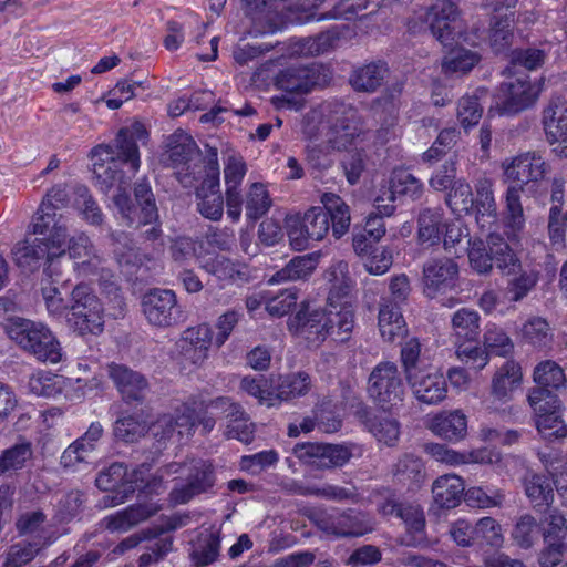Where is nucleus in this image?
Wrapping results in <instances>:
<instances>
[{"label":"nucleus","instance_id":"1","mask_svg":"<svg viewBox=\"0 0 567 567\" xmlns=\"http://www.w3.org/2000/svg\"><path fill=\"white\" fill-rule=\"evenodd\" d=\"M147 135L145 126L134 122L118 131L113 145H97L91 151L93 175L102 192L107 193L114 186L117 193L126 192L141 165L137 142Z\"/></svg>","mask_w":567,"mask_h":567},{"label":"nucleus","instance_id":"2","mask_svg":"<svg viewBox=\"0 0 567 567\" xmlns=\"http://www.w3.org/2000/svg\"><path fill=\"white\" fill-rule=\"evenodd\" d=\"M321 203L323 207H311L302 217L287 220V234L293 249L309 248L312 241L322 240L330 228L337 239L348 233L351 215L347 203L333 193H323Z\"/></svg>","mask_w":567,"mask_h":567},{"label":"nucleus","instance_id":"3","mask_svg":"<svg viewBox=\"0 0 567 567\" xmlns=\"http://www.w3.org/2000/svg\"><path fill=\"white\" fill-rule=\"evenodd\" d=\"M65 254L73 260V269L79 277L95 280L103 293L117 297L120 288L116 276L109 267L103 252L85 233L69 238L66 249L59 251L60 257Z\"/></svg>","mask_w":567,"mask_h":567},{"label":"nucleus","instance_id":"4","mask_svg":"<svg viewBox=\"0 0 567 567\" xmlns=\"http://www.w3.org/2000/svg\"><path fill=\"white\" fill-rule=\"evenodd\" d=\"M167 159L175 169L178 182L185 188H193L205 174L207 154L203 157L193 137L179 132L171 136ZM210 145H205L206 152Z\"/></svg>","mask_w":567,"mask_h":567},{"label":"nucleus","instance_id":"5","mask_svg":"<svg viewBox=\"0 0 567 567\" xmlns=\"http://www.w3.org/2000/svg\"><path fill=\"white\" fill-rule=\"evenodd\" d=\"M150 471L151 465L142 463L128 474L124 464L118 462L101 471L95 480L96 486L101 491L112 492L103 497L104 506L114 507L125 503L135 489L146 485Z\"/></svg>","mask_w":567,"mask_h":567},{"label":"nucleus","instance_id":"6","mask_svg":"<svg viewBox=\"0 0 567 567\" xmlns=\"http://www.w3.org/2000/svg\"><path fill=\"white\" fill-rule=\"evenodd\" d=\"M68 309V322L80 334H99L103 331L104 309L87 285L79 284L73 288Z\"/></svg>","mask_w":567,"mask_h":567},{"label":"nucleus","instance_id":"7","mask_svg":"<svg viewBox=\"0 0 567 567\" xmlns=\"http://www.w3.org/2000/svg\"><path fill=\"white\" fill-rule=\"evenodd\" d=\"M316 526L336 538H354L371 533L375 528L373 517L354 508H331L313 514Z\"/></svg>","mask_w":567,"mask_h":567},{"label":"nucleus","instance_id":"8","mask_svg":"<svg viewBox=\"0 0 567 567\" xmlns=\"http://www.w3.org/2000/svg\"><path fill=\"white\" fill-rule=\"evenodd\" d=\"M367 392L384 411L399 406L404 400L405 386L398 365L390 361L377 364L368 378Z\"/></svg>","mask_w":567,"mask_h":567},{"label":"nucleus","instance_id":"9","mask_svg":"<svg viewBox=\"0 0 567 567\" xmlns=\"http://www.w3.org/2000/svg\"><path fill=\"white\" fill-rule=\"evenodd\" d=\"M12 332V338L38 360L51 363L61 360L60 343L43 323L19 318Z\"/></svg>","mask_w":567,"mask_h":567},{"label":"nucleus","instance_id":"10","mask_svg":"<svg viewBox=\"0 0 567 567\" xmlns=\"http://www.w3.org/2000/svg\"><path fill=\"white\" fill-rule=\"evenodd\" d=\"M219 163L217 147H208L205 174L193 186L196 189V205L199 214L213 221L221 219L224 199L219 189Z\"/></svg>","mask_w":567,"mask_h":567},{"label":"nucleus","instance_id":"11","mask_svg":"<svg viewBox=\"0 0 567 567\" xmlns=\"http://www.w3.org/2000/svg\"><path fill=\"white\" fill-rule=\"evenodd\" d=\"M543 83H532L528 76L515 78L502 83L494 97V107L501 114H517L537 101Z\"/></svg>","mask_w":567,"mask_h":567},{"label":"nucleus","instance_id":"12","mask_svg":"<svg viewBox=\"0 0 567 567\" xmlns=\"http://www.w3.org/2000/svg\"><path fill=\"white\" fill-rule=\"evenodd\" d=\"M357 445L353 443H300L292 450L293 455L306 464L318 468H336L344 466L354 455Z\"/></svg>","mask_w":567,"mask_h":567},{"label":"nucleus","instance_id":"13","mask_svg":"<svg viewBox=\"0 0 567 567\" xmlns=\"http://www.w3.org/2000/svg\"><path fill=\"white\" fill-rule=\"evenodd\" d=\"M505 182L511 186H520L524 190L529 184L543 181L550 171L549 164L538 152H525L502 163Z\"/></svg>","mask_w":567,"mask_h":567},{"label":"nucleus","instance_id":"14","mask_svg":"<svg viewBox=\"0 0 567 567\" xmlns=\"http://www.w3.org/2000/svg\"><path fill=\"white\" fill-rule=\"evenodd\" d=\"M382 513L404 523L406 533L398 538L400 545L414 548L427 546L425 516L420 505L388 501L382 506Z\"/></svg>","mask_w":567,"mask_h":567},{"label":"nucleus","instance_id":"15","mask_svg":"<svg viewBox=\"0 0 567 567\" xmlns=\"http://www.w3.org/2000/svg\"><path fill=\"white\" fill-rule=\"evenodd\" d=\"M106 374L124 403L136 406L145 402L151 384L143 373L125 364L112 362L106 367Z\"/></svg>","mask_w":567,"mask_h":567},{"label":"nucleus","instance_id":"16","mask_svg":"<svg viewBox=\"0 0 567 567\" xmlns=\"http://www.w3.org/2000/svg\"><path fill=\"white\" fill-rule=\"evenodd\" d=\"M146 320L155 327L166 328L183 320L176 295L169 289H153L142 299Z\"/></svg>","mask_w":567,"mask_h":567},{"label":"nucleus","instance_id":"17","mask_svg":"<svg viewBox=\"0 0 567 567\" xmlns=\"http://www.w3.org/2000/svg\"><path fill=\"white\" fill-rule=\"evenodd\" d=\"M422 274L423 291L434 299L456 288L458 265L449 257H434L424 262Z\"/></svg>","mask_w":567,"mask_h":567},{"label":"nucleus","instance_id":"18","mask_svg":"<svg viewBox=\"0 0 567 567\" xmlns=\"http://www.w3.org/2000/svg\"><path fill=\"white\" fill-rule=\"evenodd\" d=\"M327 322L326 310L302 303L290 319L289 329L297 337L305 339L309 346L317 347L328 337Z\"/></svg>","mask_w":567,"mask_h":567},{"label":"nucleus","instance_id":"19","mask_svg":"<svg viewBox=\"0 0 567 567\" xmlns=\"http://www.w3.org/2000/svg\"><path fill=\"white\" fill-rule=\"evenodd\" d=\"M342 120L336 128L333 136L329 142L332 148L338 151H347L350 147H357L362 142L370 138L371 132L367 127L365 121L351 105H341Z\"/></svg>","mask_w":567,"mask_h":567},{"label":"nucleus","instance_id":"20","mask_svg":"<svg viewBox=\"0 0 567 567\" xmlns=\"http://www.w3.org/2000/svg\"><path fill=\"white\" fill-rule=\"evenodd\" d=\"M215 484L213 464L205 460L192 461L187 482L175 486L169 493V501L174 505L186 504L193 497L207 492Z\"/></svg>","mask_w":567,"mask_h":567},{"label":"nucleus","instance_id":"21","mask_svg":"<svg viewBox=\"0 0 567 567\" xmlns=\"http://www.w3.org/2000/svg\"><path fill=\"white\" fill-rule=\"evenodd\" d=\"M60 249L52 247L51 243L43 238L24 239L18 243L13 248L14 261L23 270L34 271L39 269L43 261L49 262L44 269L48 276L55 258H59Z\"/></svg>","mask_w":567,"mask_h":567},{"label":"nucleus","instance_id":"22","mask_svg":"<svg viewBox=\"0 0 567 567\" xmlns=\"http://www.w3.org/2000/svg\"><path fill=\"white\" fill-rule=\"evenodd\" d=\"M210 405L220 411L227 420L224 432L227 439L238 440L245 444L252 442L255 425L250 422L248 414L240 404L233 402L229 398L220 396L212 401Z\"/></svg>","mask_w":567,"mask_h":567},{"label":"nucleus","instance_id":"23","mask_svg":"<svg viewBox=\"0 0 567 567\" xmlns=\"http://www.w3.org/2000/svg\"><path fill=\"white\" fill-rule=\"evenodd\" d=\"M460 14L455 0H435L427 9L425 21L429 23L432 35L444 47L451 45L454 40L452 23Z\"/></svg>","mask_w":567,"mask_h":567},{"label":"nucleus","instance_id":"24","mask_svg":"<svg viewBox=\"0 0 567 567\" xmlns=\"http://www.w3.org/2000/svg\"><path fill=\"white\" fill-rule=\"evenodd\" d=\"M405 379L413 395L421 403L437 404L446 398L447 384L444 375L430 367Z\"/></svg>","mask_w":567,"mask_h":567},{"label":"nucleus","instance_id":"25","mask_svg":"<svg viewBox=\"0 0 567 567\" xmlns=\"http://www.w3.org/2000/svg\"><path fill=\"white\" fill-rule=\"evenodd\" d=\"M355 417L377 439L388 446H394L400 437V423L396 419L375 414L370 406L359 403L354 411Z\"/></svg>","mask_w":567,"mask_h":567},{"label":"nucleus","instance_id":"26","mask_svg":"<svg viewBox=\"0 0 567 567\" xmlns=\"http://www.w3.org/2000/svg\"><path fill=\"white\" fill-rule=\"evenodd\" d=\"M31 229L34 235L45 236L52 247L61 249L68 237V226L62 215H59L48 204H41L32 223Z\"/></svg>","mask_w":567,"mask_h":567},{"label":"nucleus","instance_id":"27","mask_svg":"<svg viewBox=\"0 0 567 567\" xmlns=\"http://www.w3.org/2000/svg\"><path fill=\"white\" fill-rule=\"evenodd\" d=\"M520 186H508L504 194V207L502 210V223L507 239L518 243L522 231L525 228L526 217L522 205Z\"/></svg>","mask_w":567,"mask_h":567},{"label":"nucleus","instance_id":"28","mask_svg":"<svg viewBox=\"0 0 567 567\" xmlns=\"http://www.w3.org/2000/svg\"><path fill=\"white\" fill-rule=\"evenodd\" d=\"M542 124L548 143H563L567 148V103L553 96L543 110Z\"/></svg>","mask_w":567,"mask_h":567},{"label":"nucleus","instance_id":"29","mask_svg":"<svg viewBox=\"0 0 567 567\" xmlns=\"http://www.w3.org/2000/svg\"><path fill=\"white\" fill-rule=\"evenodd\" d=\"M319 66L316 64L289 66L277 75L276 85L289 93L307 94L319 83Z\"/></svg>","mask_w":567,"mask_h":567},{"label":"nucleus","instance_id":"30","mask_svg":"<svg viewBox=\"0 0 567 567\" xmlns=\"http://www.w3.org/2000/svg\"><path fill=\"white\" fill-rule=\"evenodd\" d=\"M161 511V505L147 502L134 504L103 519L105 528L112 533H124Z\"/></svg>","mask_w":567,"mask_h":567},{"label":"nucleus","instance_id":"31","mask_svg":"<svg viewBox=\"0 0 567 567\" xmlns=\"http://www.w3.org/2000/svg\"><path fill=\"white\" fill-rule=\"evenodd\" d=\"M330 290L328 301L331 308L352 306L354 280L350 276L349 264L340 260L328 272Z\"/></svg>","mask_w":567,"mask_h":567},{"label":"nucleus","instance_id":"32","mask_svg":"<svg viewBox=\"0 0 567 567\" xmlns=\"http://www.w3.org/2000/svg\"><path fill=\"white\" fill-rule=\"evenodd\" d=\"M194 426V411L185 408L176 415L165 414L159 416L151 426V431L157 442H165L171 440L175 434L179 437L189 435Z\"/></svg>","mask_w":567,"mask_h":567},{"label":"nucleus","instance_id":"33","mask_svg":"<svg viewBox=\"0 0 567 567\" xmlns=\"http://www.w3.org/2000/svg\"><path fill=\"white\" fill-rule=\"evenodd\" d=\"M429 429L443 440L458 442L467 433V417L461 410L442 411L430 420Z\"/></svg>","mask_w":567,"mask_h":567},{"label":"nucleus","instance_id":"34","mask_svg":"<svg viewBox=\"0 0 567 567\" xmlns=\"http://www.w3.org/2000/svg\"><path fill=\"white\" fill-rule=\"evenodd\" d=\"M200 267L224 282H246L249 279L247 266L235 262L223 255H210L200 260Z\"/></svg>","mask_w":567,"mask_h":567},{"label":"nucleus","instance_id":"35","mask_svg":"<svg viewBox=\"0 0 567 567\" xmlns=\"http://www.w3.org/2000/svg\"><path fill=\"white\" fill-rule=\"evenodd\" d=\"M270 386L274 389L276 405L277 402L288 401L308 394L311 390L312 381L307 372L300 371L271 378Z\"/></svg>","mask_w":567,"mask_h":567},{"label":"nucleus","instance_id":"36","mask_svg":"<svg viewBox=\"0 0 567 567\" xmlns=\"http://www.w3.org/2000/svg\"><path fill=\"white\" fill-rule=\"evenodd\" d=\"M444 226L442 208H423L417 217L416 238L419 244L425 247L437 246L442 240Z\"/></svg>","mask_w":567,"mask_h":567},{"label":"nucleus","instance_id":"37","mask_svg":"<svg viewBox=\"0 0 567 567\" xmlns=\"http://www.w3.org/2000/svg\"><path fill=\"white\" fill-rule=\"evenodd\" d=\"M494 266L504 276L516 275L522 270V262L517 254L499 234L492 233L487 237Z\"/></svg>","mask_w":567,"mask_h":567},{"label":"nucleus","instance_id":"38","mask_svg":"<svg viewBox=\"0 0 567 567\" xmlns=\"http://www.w3.org/2000/svg\"><path fill=\"white\" fill-rule=\"evenodd\" d=\"M463 480L457 475H442L432 485L433 499L441 508L456 507L465 494Z\"/></svg>","mask_w":567,"mask_h":567},{"label":"nucleus","instance_id":"39","mask_svg":"<svg viewBox=\"0 0 567 567\" xmlns=\"http://www.w3.org/2000/svg\"><path fill=\"white\" fill-rule=\"evenodd\" d=\"M388 73L386 63L371 62L352 72L350 84L358 92L373 93L383 84Z\"/></svg>","mask_w":567,"mask_h":567},{"label":"nucleus","instance_id":"40","mask_svg":"<svg viewBox=\"0 0 567 567\" xmlns=\"http://www.w3.org/2000/svg\"><path fill=\"white\" fill-rule=\"evenodd\" d=\"M522 377L520 365L513 360L506 361L493 377L492 395L498 401H508L520 385Z\"/></svg>","mask_w":567,"mask_h":567},{"label":"nucleus","instance_id":"41","mask_svg":"<svg viewBox=\"0 0 567 567\" xmlns=\"http://www.w3.org/2000/svg\"><path fill=\"white\" fill-rule=\"evenodd\" d=\"M401 305L391 300H384L380 306L379 330L384 341L393 342L405 332Z\"/></svg>","mask_w":567,"mask_h":567},{"label":"nucleus","instance_id":"42","mask_svg":"<svg viewBox=\"0 0 567 567\" xmlns=\"http://www.w3.org/2000/svg\"><path fill=\"white\" fill-rule=\"evenodd\" d=\"M525 495L534 507H549L554 502L551 480L534 472H527L523 480Z\"/></svg>","mask_w":567,"mask_h":567},{"label":"nucleus","instance_id":"43","mask_svg":"<svg viewBox=\"0 0 567 567\" xmlns=\"http://www.w3.org/2000/svg\"><path fill=\"white\" fill-rule=\"evenodd\" d=\"M33 446L25 439L20 437L13 445L4 449L0 453V475L11 476L16 472L25 467L32 460Z\"/></svg>","mask_w":567,"mask_h":567},{"label":"nucleus","instance_id":"44","mask_svg":"<svg viewBox=\"0 0 567 567\" xmlns=\"http://www.w3.org/2000/svg\"><path fill=\"white\" fill-rule=\"evenodd\" d=\"M476 196L474 206L476 209V219L482 227L485 224H494L497 220V205L493 192V182L489 178H481L476 185Z\"/></svg>","mask_w":567,"mask_h":567},{"label":"nucleus","instance_id":"45","mask_svg":"<svg viewBox=\"0 0 567 567\" xmlns=\"http://www.w3.org/2000/svg\"><path fill=\"white\" fill-rule=\"evenodd\" d=\"M481 55L465 48L452 49L442 61V71L445 75H465L478 62Z\"/></svg>","mask_w":567,"mask_h":567},{"label":"nucleus","instance_id":"46","mask_svg":"<svg viewBox=\"0 0 567 567\" xmlns=\"http://www.w3.org/2000/svg\"><path fill=\"white\" fill-rule=\"evenodd\" d=\"M220 549V538L212 532L202 533L192 545L189 557L196 567H205L214 563Z\"/></svg>","mask_w":567,"mask_h":567},{"label":"nucleus","instance_id":"47","mask_svg":"<svg viewBox=\"0 0 567 567\" xmlns=\"http://www.w3.org/2000/svg\"><path fill=\"white\" fill-rule=\"evenodd\" d=\"M114 206L117 209V214L122 223L130 228H140L141 226L151 225L158 218L146 219L144 216L143 206H137L132 202L130 195L123 190V193H116L113 197Z\"/></svg>","mask_w":567,"mask_h":567},{"label":"nucleus","instance_id":"48","mask_svg":"<svg viewBox=\"0 0 567 567\" xmlns=\"http://www.w3.org/2000/svg\"><path fill=\"white\" fill-rule=\"evenodd\" d=\"M328 323V336L336 341L344 342L351 337L354 327V309L352 306H340V310L326 311Z\"/></svg>","mask_w":567,"mask_h":567},{"label":"nucleus","instance_id":"49","mask_svg":"<svg viewBox=\"0 0 567 567\" xmlns=\"http://www.w3.org/2000/svg\"><path fill=\"white\" fill-rule=\"evenodd\" d=\"M112 252L120 267L131 269L141 262L138 249L132 238L124 231L110 234Z\"/></svg>","mask_w":567,"mask_h":567},{"label":"nucleus","instance_id":"50","mask_svg":"<svg viewBox=\"0 0 567 567\" xmlns=\"http://www.w3.org/2000/svg\"><path fill=\"white\" fill-rule=\"evenodd\" d=\"M316 268V260L309 256H298L292 258L284 268L276 271L270 279L269 284H282L286 281L306 279Z\"/></svg>","mask_w":567,"mask_h":567},{"label":"nucleus","instance_id":"51","mask_svg":"<svg viewBox=\"0 0 567 567\" xmlns=\"http://www.w3.org/2000/svg\"><path fill=\"white\" fill-rule=\"evenodd\" d=\"M183 342L189 346V349L184 348L186 351L194 349L196 359L194 363L203 361L207 357V351L214 344V334L208 324H198L187 328L182 336Z\"/></svg>","mask_w":567,"mask_h":567},{"label":"nucleus","instance_id":"52","mask_svg":"<svg viewBox=\"0 0 567 567\" xmlns=\"http://www.w3.org/2000/svg\"><path fill=\"white\" fill-rule=\"evenodd\" d=\"M272 200L261 183L250 185L245 197V210L247 219L256 221L260 219L270 209Z\"/></svg>","mask_w":567,"mask_h":567},{"label":"nucleus","instance_id":"53","mask_svg":"<svg viewBox=\"0 0 567 567\" xmlns=\"http://www.w3.org/2000/svg\"><path fill=\"white\" fill-rule=\"evenodd\" d=\"M534 382L536 386H543L557 391L565 388L567 379L561 367L551 360H545L539 362L533 373Z\"/></svg>","mask_w":567,"mask_h":567},{"label":"nucleus","instance_id":"54","mask_svg":"<svg viewBox=\"0 0 567 567\" xmlns=\"http://www.w3.org/2000/svg\"><path fill=\"white\" fill-rule=\"evenodd\" d=\"M464 498L472 507L481 509L499 508L505 502L506 494L503 489L494 486H475L465 492Z\"/></svg>","mask_w":567,"mask_h":567},{"label":"nucleus","instance_id":"55","mask_svg":"<svg viewBox=\"0 0 567 567\" xmlns=\"http://www.w3.org/2000/svg\"><path fill=\"white\" fill-rule=\"evenodd\" d=\"M452 328L457 340L475 341L480 333V315L474 310L462 308L453 315Z\"/></svg>","mask_w":567,"mask_h":567},{"label":"nucleus","instance_id":"56","mask_svg":"<svg viewBox=\"0 0 567 567\" xmlns=\"http://www.w3.org/2000/svg\"><path fill=\"white\" fill-rule=\"evenodd\" d=\"M460 138V131L456 127L442 130L432 146L422 154V161L433 165L441 161L451 151Z\"/></svg>","mask_w":567,"mask_h":567},{"label":"nucleus","instance_id":"57","mask_svg":"<svg viewBox=\"0 0 567 567\" xmlns=\"http://www.w3.org/2000/svg\"><path fill=\"white\" fill-rule=\"evenodd\" d=\"M527 400L536 419L559 411L560 408V401L555 391L543 386L530 389Z\"/></svg>","mask_w":567,"mask_h":567},{"label":"nucleus","instance_id":"58","mask_svg":"<svg viewBox=\"0 0 567 567\" xmlns=\"http://www.w3.org/2000/svg\"><path fill=\"white\" fill-rule=\"evenodd\" d=\"M389 188L395 197L405 196L412 200L419 199L423 194L422 182L404 169L394 172Z\"/></svg>","mask_w":567,"mask_h":567},{"label":"nucleus","instance_id":"59","mask_svg":"<svg viewBox=\"0 0 567 567\" xmlns=\"http://www.w3.org/2000/svg\"><path fill=\"white\" fill-rule=\"evenodd\" d=\"M146 422L137 414H127L120 416L113 426L114 435L117 440L132 443L144 435Z\"/></svg>","mask_w":567,"mask_h":567},{"label":"nucleus","instance_id":"60","mask_svg":"<svg viewBox=\"0 0 567 567\" xmlns=\"http://www.w3.org/2000/svg\"><path fill=\"white\" fill-rule=\"evenodd\" d=\"M474 537L477 545L501 547L504 543L502 526L489 516L482 517L475 523Z\"/></svg>","mask_w":567,"mask_h":567},{"label":"nucleus","instance_id":"61","mask_svg":"<svg viewBox=\"0 0 567 567\" xmlns=\"http://www.w3.org/2000/svg\"><path fill=\"white\" fill-rule=\"evenodd\" d=\"M424 475L422 460L413 454L403 455L395 464L394 476L400 482L419 485Z\"/></svg>","mask_w":567,"mask_h":567},{"label":"nucleus","instance_id":"62","mask_svg":"<svg viewBox=\"0 0 567 567\" xmlns=\"http://www.w3.org/2000/svg\"><path fill=\"white\" fill-rule=\"evenodd\" d=\"M446 205L455 213H468L474 206L472 188L465 179H457L445 197Z\"/></svg>","mask_w":567,"mask_h":567},{"label":"nucleus","instance_id":"63","mask_svg":"<svg viewBox=\"0 0 567 567\" xmlns=\"http://www.w3.org/2000/svg\"><path fill=\"white\" fill-rule=\"evenodd\" d=\"M400 359L405 378L429 368L421 357V343L416 338L403 343Z\"/></svg>","mask_w":567,"mask_h":567},{"label":"nucleus","instance_id":"64","mask_svg":"<svg viewBox=\"0 0 567 567\" xmlns=\"http://www.w3.org/2000/svg\"><path fill=\"white\" fill-rule=\"evenodd\" d=\"M41 550L39 542L22 540L10 546L4 567H21L30 563Z\"/></svg>","mask_w":567,"mask_h":567}]
</instances>
